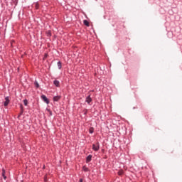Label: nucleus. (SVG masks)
Segmentation results:
<instances>
[{"label": "nucleus", "instance_id": "nucleus-7", "mask_svg": "<svg viewBox=\"0 0 182 182\" xmlns=\"http://www.w3.org/2000/svg\"><path fill=\"white\" fill-rule=\"evenodd\" d=\"M53 85H55V86H56V87H59V85H60L59 82V80H55L53 81Z\"/></svg>", "mask_w": 182, "mask_h": 182}, {"label": "nucleus", "instance_id": "nucleus-16", "mask_svg": "<svg viewBox=\"0 0 182 182\" xmlns=\"http://www.w3.org/2000/svg\"><path fill=\"white\" fill-rule=\"evenodd\" d=\"M89 133H90V134H92L93 133V129H90L89 130Z\"/></svg>", "mask_w": 182, "mask_h": 182}, {"label": "nucleus", "instance_id": "nucleus-11", "mask_svg": "<svg viewBox=\"0 0 182 182\" xmlns=\"http://www.w3.org/2000/svg\"><path fill=\"white\" fill-rule=\"evenodd\" d=\"M2 176L4 177V180H6V176H5V169H2Z\"/></svg>", "mask_w": 182, "mask_h": 182}, {"label": "nucleus", "instance_id": "nucleus-10", "mask_svg": "<svg viewBox=\"0 0 182 182\" xmlns=\"http://www.w3.org/2000/svg\"><path fill=\"white\" fill-rule=\"evenodd\" d=\"M58 69H62V62L58 61L57 63Z\"/></svg>", "mask_w": 182, "mask_h": 182}, {"label": "nucleus", "instance_id": "nucleus-8", "mask_svg": "<svg viewBox=\"0 0 182 182\" xmlns=\"http://www.w3.org/2000/svg\"><path fill=\"white\" fill-rule=\"evenodd\" d=\"M83 23L85 26H90V24L89 23V21L87 20H84Z\"/></svg>", "mask_w": 182, "mask_h": 182}, {"label": "nucleus", "instance_id": "nucleus-1", "mask_svg": "<svg viewBox=\"0 0 182 182\" xmlns=\"http://www.w3.org/2000/svg\"><path fill=\"white\" fill-rule=\"evenodd\" d=\"M100 149V144L99 142L92 144V150H94V151H99Z\"/></svg>", "mask_w": 182, "mask_h": 182}, {"label": "nucleus", "instance_id": "nucleus-22", "mask_svg": "<svg viewBox=\"0 0 182 182\" xmlns=\"http://www.w3.org/2000/svg\"><path fill=\"white\" fill-rule=\"evenodd\" d=\"M156 130H159V128L157 129V128H156Z\"/></svg>", "mask_w": 182, "mask_h": 182}, {"label": "nucleus", "instance_id": "nucleus-5", "mask_svg": "<svg viewBox=\"0 0 182 182\" xmlns=\"http://www.w3.org/2000/svg\"><path fill=\"white\" fill-rule=\"evenodd\" d=\"M92 155H88L86 158V163H90L92 161Z\"/></svg>", "mask_w": 182, "mask_h": 182}, {"label": "nucleus", "instance_id": "nucleus-6", "mask_svg": "<svg viewBox=\"0 0 182 182\" xmlns=\"http://www.w3.org/2000/svg\"><path fill=\"white\" fill-rule=\"evenodd\" d=\"M59 100H60V96L58 95L53 97V102H59Z\"/></svg>", "mask_w": 182, "mask_h": 182}, {"label": "nucleus", "instance_id": "nucleus-4", "mask_svg": "<svg viewBox=\"0 0 182 182\" xmlns=\"http://www.w3.org/2000/svg\"><path fill=\"white\" fill-rule=\"evenodd\" d=\"M85 102L88 104L90 105V103H92V97H90V95H88L86 97Z\"/></svg>", "mask_w": 182, "mask_h": 182}, {"label": "nucleus", "instance_id": "nucleus-21", "mask_svg": "<svg viewBox=\"0 0 182 182\" xmlns=\"http://www.w3.org/2000/svg\"><path fill=\"white\" fill-rule=\"evenodd\" d=\"M43 169L45 170V165L43 166Z\"/></svg>", "mask_w": 182, "mask_h": 182}, {"label": "nucleus", "instance_id": "nucleus-15", "mask_svg": "<svg viewBox=\"0 0 182 182\" xmlns=\"http://www.w3.org/2000/svg\"><path fill=\"white\" fill-rule=\"evenodd\" d=\"M47 36H48V37L52 36V33H50V31H48Z\"/></svg>", "mask_w": 182, "mask_h": 182}, {"label": "nucleus", "instance_id": "nucleus-17", "mask_svg": "<svg viewBox=\"0 0 182 182\" xmlns=\"http://www.w3.org/2000/svg\"><path fill=\"white\" fill-rule=\"evenodd\" d=\"M50 116H52V111L50 109H48Z\"/></svg>", "mask_w": 182, "mask_h": 182}, {"label": "nucleus", "instance_id": "nucleus-2", "mask_svg": "<svg viewBox=\"0 0 182 182\" xmlns=\"http://www.w3.org/2000/svg\"><path fill=\"white\" fill-rule=\"evenodd\" d=\"M41 99L42 100H43V102H45V103H46L47 105H49L50 101H49V99L46 97V95H41Z\"/></svg>", "mask_w": 182, "mask_h": 182}, {"label": "nucleus", "instance_id": "nucleus-18", "mask_svg": "<svg viewBox=\"0 0 182 182\" xmlns=\"http://www.w3.org/2000/svg\"><path fill=\"white\" fill-rule=\"evenodd\" d=\"M46 58H48V54L47 53L45 54L43 59H46Z\"/></svg>", "mask_w": 182, "mask_h": 182}, {"label": "nucleus", "instance_id": "nucleus-20", "mask_svg": "<svg viewBox=\"0 0 182 182\" xmlns=\"http://www.w3.org/2000/svg\"><path fill=\"white\" fill-rule=\"evenodd\" d=\"M79 182H83V179L82 178H80Z\"/></svg>", "mask_w": 182, "mask_h": 182}, {"label": "nucleus", "instance_id": "nucleus-12", "mask_svg": "<svg viewBox=\"0 0 182 182\" xmlns=\"http://www.w3.org/2000/svg\"><path fill=\"white\" fill-rule=\"evenodd\" d=\"M20 109H21V114H23V105H22V104L20 105Z\"/></svg>", "mask_w": 182, "mask_h": 182}, {"label": "nucleus", "instance_id": "nucleus-3", "mask_svg": "<svg viewBox=\"0 0 182 182\" xmlns=\"http://www.w3.org/2000/svg\"><path fill=\"white\" fill-rule=\"evenodd\" d=\"M10 102H11V100H9V97H5V102H4V106L5 107H6V106H8L9 105Z\"/></svg>", "mask_w": 182, "mask_h": 182}, {"label": "nucleus", "instance_id": "nucleus-13", "mask_svg": "<svg viewBox=\"0 0 182 182\" xmlns=\"http://www.w3.org/2000/svg\"><path fill=\"white\" fill-rule=\"evenodd\" d=\"M82 169H83L85 172L89 171V168H87V167H86V166H83V167H82Z\"/></svg>", "mask_w": 182, "mask_h": 182}, {"label": "nucleus", "instance_id": "nucleus-9", "mask_svg": "<svg viewBox=\"0 0 182 182\" xmlns=\"http://www.w3.org/2000/svg\"><path fill=\"white\" fill-rule=\"evenodd\" d=\"M34 85L36 86V89H39L40 85L37 80H35Z\"/></svg>", "mask_w": 182, "mask_h": 182}, {"label": "nucleus", "instance_id": "nucleus-14", "mask_svg": "<svg viewBox=\"0 0 182 182\" xmlns=\"http://www.w3.org/2000/svg\"><path fill=\"white\" fill-rule=\"evenodd\" d=\"M23 104H24V106H28V100H23Z\"/></svg>", "mask_w": 182, "mask_h": 182}, {"label": "nucleus", "instance_id": "nucleus-19", "mask_svg": "<svg viewBox=\"0 0 182 182\" xmlns=\"http://www.w3.org/2000/svg\"><path fill=\"white\" fill-rule=\"evenodd\" d=\"M22 114H21V112H20V114H19L18 116L17 117L18 119H19V117H21V116H22Z\"/></svg>", "mask_w": 182, "mask_h": 182}]
</instances>
